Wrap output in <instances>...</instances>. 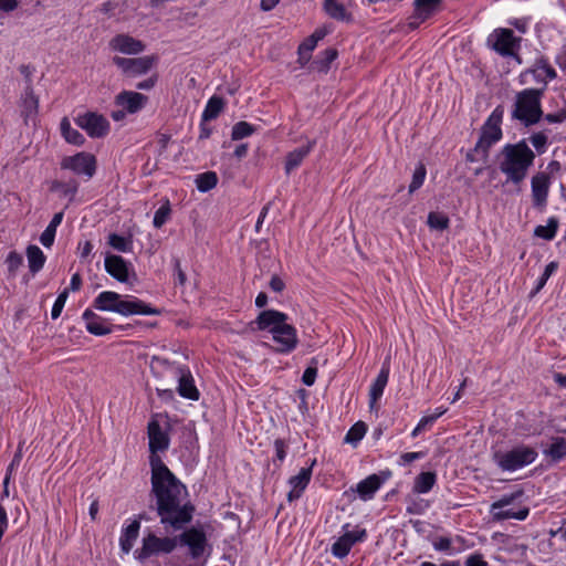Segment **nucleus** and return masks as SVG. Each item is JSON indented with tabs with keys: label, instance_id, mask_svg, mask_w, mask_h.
Segmentation results:
<instances>
[{
	"label": "nucleus",
	"instance_id": "obj_62",
	"mask_svg": "<svg viewBox=\"0 0 566 566\" xmlns=\"http://www.w3.org/2000/svg\"><path fill=\"white\" fill-rule=\"evenodd\" d=\"M486 562L481 556L474 555L467 559L465 566H486Z\"/></svg>",
	"mask_w": 566,
	"mask_h": 566
},
{
	"label": "nucleus",
	"instance_id": "obj_38",
	"mask_svg": "<svg viewBox=\"0 0 566 566\" xmlns=\"http://www.w3.org/2000/svg\"><path fill=\"white\" fill-rule=\"evenodd\" d=\"M78 184L75 180H70L67 182L54 181L51 187L53 191H57L64 197H70V199L75 196Z\"/></svg>",
	"mask_w": 566,
	"mask_h": 566
},
{
	"label": "nucleus",
	"instance_id": "obj_43",
	"mask_svg": "<svg viewBox=\"0 0 566 566\" xmlns=\"http://www.w3.org/2000/svg\"><path fill=\"white\" fill-rule=\"evenodd\" d=\"M366 433V426L363 422L355 423L345 436V442L357 443Z\"/></svg>",
	"mask_w": 566,
	"mask_h": 566
},
{
	"label": "nucleus",
	"instance_id": "obj_1",
	"mask_svg": "<svg viewBox=\"0 0 566 566\" xmlns=\"http://www.w3.org/2000/svg\"><path fill=\"white\" fill-rule=\"evenodd\" d=\"M149 463L151 468V491L157 499V513L160 523L175 531L191 521L192 507L184 503L186 486L163 462L158 452L169 448V437L155 419L148 423Z\"/></svg>",
	"mask_w": 566,
	"mask_h": 566
},
{
	"label": "nucleus",
	"instance_id": "obj_53",
	"mask_svg": "<svg viewBox=\"0 0 566 566\" xmlns=\"http://www.w3.org/2000/svg\"><path fill=\"white\" fill-rule=\"evenodd\" d=\"M21 459H22V444H19L11 463L9 464V467L7 469V474L12 475V472L14 471V469L20 464Z\"/></svg>",
	"mask_w": 566,
	"mask_h": 566
},
{
	"label": "nucleus",
	"instance_id": "obj_54",
	"mask_svg": "<svg viewBox=\"0 0 566 566\" xmlns=\"http://www.w3.org/2000/svg\"><path fill=\"white\" fill-rule=\"evenodd\" d=\"M423 457L422 452H406L400 457V464L406 465Z\"/></svg>",
	"mask_w": 566,
	"mask_h": 566
},
{
	"label": "nucleus",
	"instance_id": "obj_56",
	"mask_svg": "<svg viewBox=\"0 0 566 566\" xmlns=\"http://www.w3.org/2000/svg\"><path fill=\"white\" fill-rule=\"evenodd\" d=\"M317 42L312 38L308 36L301 45H300V52L311 54L312 51L316 48Z\"/></svg>",
	"mask_w": 566,
	"mask_h": 566
},
{
	"label": "nucleus",
	"instance_id": "obj_32",
	"mask_svg": "<svg viewBox=\"0 0 566 566\" xmlns=\"http://www.w3.org/2000/svg\"><path fill=\"white\" fill-rule=\"evenodd\" d=\"M60 128H61L62 136L65 138V140L67 143L74 144L77 146H80L84 143V140H85L84 136L77 129H75L71 126V123L66 117H64L61 120Z\"/></svg>",
	"mask_w": 566,
	"mask_h": 566
},
{
	"label": "nucleus",
	"instance_id": "obj_59",
	"mask_svg": "<svg viewBox=\"0 0 566 566\" xmlns=\"http://www.w3.org/2000/svg\"><path fill=\"white\" fill-rule=\"evenodd\" d=\"M78 250H80L81 258H83V259L87 258L93 250V244L90 241H84V242L80 243Z\"/></svg>",
	"mask_w": 566,
	"mask_h": 566
},
{
	"label": "nucleus",
	"instance_id": "obj_19",
	"mask_svg": "<svg viewBox=\"0 0 566 566\" xmlns=\"http://www.w3.org/2000/svg\"><path fill=\"white\" fill-rule=\"evenodd\" d=\"M109 48L123 54H138L144 51L145 45L128 34H117L109 41Z\"/></svg>",
	"mask_w": 566,
	"mask_h": 566
},
{
	"label": "nucleus",
	"instance_id": "obj_24",
	"mask_svg": "<svg viewBox=\"0 0 566 566\" xmlns=\"http://www.w3.org/2000/svg\"><path fill=\"white\" fill-rule=\"evenodd\" d=\"M549 177L545 172H538L532 178V196L535 206H544L547 200Z\"/></svg>",
	"mask_w": 566,
	"mask_h": 566
},
{
	"label": "nucleus",
	"instance_id": "obj_28",
	"mask_svg": "<svg viewBox=\"0 0 566 566\" xmlns=\"http://www.w3.org/2000/svg\"><path fill=\"white\" fill-rule=\"evenodd\" d=\"M313 146H314V142H310L307 145L296 148L293 151L287 154L286 160H285L286 174H290L291 171L296 169L302 164L304 158L311 153Z\"/></svg>",
	"mask_w": 566,
	"mask_h": 566
},
{
	"label": "nucleus",
	"instance_id": "obj_45",
	"mask_svg": "<svg viewBox=\"0 0 566 566\" xmlns=\"http://www.w3.org/2000/svg\"><path fill=\"white\" fill-rule=\"evenodd\" d=\"M426 178V168L422 164H420L413 171L412 180L409 185V192H413L419 189Z\"/></svg>",
	"mask_w": 566,
	"mask_h": 566
},
{
	"label": "nucleus",
	"instance_id": "obj_34",
	"mask_svg": "<svg viewBox=\"0 0 566 566\" xmlns=\"http://www.w3.org/2000/svg\"><path fill=\"white\" fill-rule=\"evenodd\" d=\"M325 12L335 20H346L348 18L347 11L343 3L338 0H324Z\"/></svg>",
	"mask_w": 566,
	"mask_h": 566
},
{
	"label": "nucleus",
	"instance_id": "obj_10",
	"mask_svg": "<svg viewBox=\"0 0 566 566\" xmlns=\"http://www.w3.org/2000/svg\"><path fill=\"white\" fill-rule=\"evenodd\" d=\"M518 496H520L518 493L511 494V495H504L499 501L494 502L491 505V510H490L493 520L504 521V520L514 518V520H518V521H524L528 516V513H530V510L527 507H522L517 511L510 507V505L513 503V501Z\"/></svg>",
	"mask_w": 566,
	"mask_h": 566
},
{
	"label": "nucleus",
	"instance_id": "obj_18",
	"mask_svg": "<svg viewBox=\"0 0 566 566\" xmlns=\"http://www.w3.org/2000/svg\"><path fill=\"white\" fill-rule=\"evenodd\" d=\"M315 464V460L312 462V465L308 468H302L296 475H293L289 479V484L291 486L290 492L287 493V500L293 502L301 497L304 490L308 485L312 476V467Z\"/></svg>",
	"mask_w": 566,
	"mask_h": 566
},
{
	"label": "nucleus",
	"instance_id": "obj_14",
	"mask_svg": "<svg viewBox=\"0 0 566 566\" xmlns=\"http://www.w3.org/2000/svg\"><path fill=\"white\" fill-rule=\"evenodd\" d=\"M441 2L442 0H415V11L409 25L415 29L428 20L439 10Z\"/></svg>",
	"mask_w": 566,
	"mask_h": 566
},
{
	"label": "nucleus",
	"instance_id": "obj_12",
	"mask_svg": "<svg viewBox=\"0 0 566 566\" xmlns=\"http://www.w3.org/2000/svg\"><path fill=\"white\" fill-rule=\"evenodd\" d=\"M78 127L84 129L92 138H101L108 134L109 122L102 114L87 112L75 118Z\"/></svg>",
	"mask_w": 566,
	"mask_h": 566
},
{
	"label": "nucleus",
	"instance_id": "obj_41",
	"mask_svg": "<svg viewBox=\"0 0 566 566\" xmlns=\"http://www.w3.org/2000/svg\"><path fill=\"white\" fill-rule=\"evenodd\" d=\"M449 218L441 212H430L428 216V226L433 230H446L449 227Z\"/></svg>",
	"mask_w": 566,
	"mask_h": 566
},
{
	"label": "nucleus",
	"instance_id": "obj_13",
	"mask_svg": "<svg viewBox=\"0 0 566 566\" xmlns=\"http://www.w3.org/2000/svg\"><path fill=\"white\" fill-rule=\"evenodd\" d=\"M154 57L142 56V57H120L114 56L113 63L117 65L126 75L135 77L147 73L154 65Z\"/></svg>",
	"mask_w": 566,
	"mask_h": 566
},
{
	"label": "nucleus",
	"instance_id": "obj_47",
	"mask_svg": "<svg viewBox=\"0 0 566 566\" xmlns=\"http://www.w3.org/2000/svg\"><path fill=\"white\" fill-rule=\"evenodd\" d=\"M556 269H557V263H555V262H551V263H548L545 266V270H544L543 274L538 279L537 285H536V287L534 290V294L538 293L544 287V285L546 284L547 280L556 271Z\"/></svg>",
	"mask_w": 566,
	"mask_h": 566
},
{
	"label": "nucleus",
	"instance_id": "obj_3",
	"mask_svg": "<svg viewBox=\"0 0 566 566\" xmlns=\"http://www.w3.org/2000/svg\"><path fill=\"white\" fill-rule=\"evenodd\" d=\"M286 321V314L274 310L263 311L256 318L258 328L270 331L280 353L292 352L298 342L296 329Z\"/></svg>",
	"mask_w": 566,
	"mask_h": 566
},
{
	"label": "nucleus",
	"instance_id": "obj_29",
	"mask_svg": "<svg viewBox=\"0 0 566 566\" xmlns=\"http://www.w3.org/2000/svg\"><path fill=\"white\" fill-rule=\"evenodd\" d=\"M140 524L138 521H133L126 526L120 535L119 545L125 554H128L138 537Z\"/></svg>",
	"mask_w": 566,
	"mask_h": 566
},
{
	"label": "nucleus",
	"instance_id": "obj_7",
	"mask_svg": "<svg viewBox=\"0 0 566 566\" xmlns=\"http://www.w3.org/2000/svg\"><path fill=\"white\" fill-rule=\"evenodd\" d=\"M521 39L511 29H495L488 38V45L502 56H516Z\"/></svg>",
	"mask_w": 566,
	"mask_h": 566
},
{
	"label": "nucleus",
	"instance_id": "obj_8",
	"mask_svg": "<svg viewBox=\"0 0 566 566\" xmlns=\"http://www.w3.org/2000/svg\"><path fill=\"white\" fill-rule=\"evenodd\" d=\"M177 546L176 537H158L155 534H148L143 539V546L135 552L138 559L144 560L153 555L169 554Z\"/></svg>",
	"mask_w": 566,
	"mask_h": 566
},
{
	"label": "nucleus",
	"instance_id": "obj_60",
	"mask_svg": "<svg viewBox=\"0 0 566 566\" xmlns=\"http://www.w3.org/2000/svg\"><path fill=\"white\" fill-rule=\"evenodd\" d=\"M18 6L17 0H0V11L10 12Z\"/></svg>",
	"mask_w": 566,
	"mask_h": 566
},
{
	"label": "nucleus",
	"instance_id": "obj_31",
	"mask_svg": "<svg viewBox=\"0 0 566 566\" xmlns=\"http://www.w3.org/2000/svg\"><path fill=\"white\" fill-rule=\"evenodd\" d=\"M544 454L554 461H559L566 457V439L564 437L552 438L551 446L544 451Z\"/></svg>",
	"mask_w": 566,
	"mask_h": 566
},
{
	"label": "nucleus",
	"instance_id": "obj_6",
	"mask_svg": "<svg viewBox=\"0 0 566 566\" xmlns=\"http://www.w3.org/2000/svg\"><path fill=\"white\" fill-rule=\"evenodd\" d=\"M537 458L535 448L518 444L504 452L494 453V461L502 471L514 472L532 464Z\"/></svg>",
	"mask_w": 566,
	"mask_h": 566
},
{
	"label": "nucleus",
	"instance_id": "obj_42",
	"mask_svg": "<svg viewBox=\"0 0 566 566\" xmlns=\"http://www.w3.org/2000/svg\"><path fill=\"white\" fill-rule=\"evenodd\" d=\"M254 133V127L247 122H239L232 127L231 137L233 140H239L248 137Z\"/></svg>",
	"mask_w": 566,
	"mask_h": 566
},
{
	"label": "nucleus",
	"instance_id": "obj_44",
	"mask_svg": "<svg viewBox=\"0 0 566 566\" xmlns=\"http://www.w3.org/2000/svg\"><path fill=\"white\" fill-rule=\"evenodd\" d=\"M170 212V206L169 202L167 201L165 205L159 207V209L155 212L153 220L154 227L158 229L161 228L169 219Z\"/></svg>",
	"mask_w": 566,
	"mask_h": 566
},
{
	"label": "nucleus",
	"instance_id": "obj_4",
	"mask_svg": "<svg viewBox=\"0 0 566 566\" xmlns=\"http://www.w3.org/2000/svg\"><path fill=\"white\" fill-rule=\"evenodd\" d=\"M93 306L102 312H114L123 316L158 315L159 310L133 296H123L113 291H104L94 300Z\"/></svg>",
	"mask_w": 566,
	"mask_h": 566
},
{
	"label": "nucleus",
	"instance_id": "obj_46",
	"mask_svg": "<svg viewBox=\"0 0 566 566\" xmlns=\"http://www.w3.org/2000/svg\"><path fill=\"white\" fill-rule=\"evenodd\" d=\"M67 296H69L67 289H65L63 292H61L59 294L57 298L55 300V302L52 306V311H51V316L53 319H56L61 315L62 310L66 303Z\"/></svg>",
	"mask_w": 566,
	"mask_h": 566
},
{
	"label": "nucleus",
	"instance_id": "obj_21",
	"mask_svg": "<svg viewBox=\"0 0 566 566\" xmlns=\"http://www.w3.org/2000/svg\"><path fill=\"white\" fill-rule=\"evenodd\" d=\"M106 272L119 282L128 281V263L119 255L107 254L104 261Z\"/></svg>",
	"mask_w": 566,
	"mask_h": 566
},
{
	"label": "nucleus",
	"instance_id": "obj_51",
	"mask_svg": "<svg viewBox=\"0 0 566 566\" xmlns=\"http://www.w3.org/2000/svg\"><path fill=\"white\" fill-rule=\"evenodd\" d=\"M55 233H56V231H54L51 228L46 227L45 230L42 232V234L40 237L41 243L45 248H50L53 244V242H54Z\"/></svg>",
	"mask_w": 566,
	"mask_h": 566
},
{
	"label": "nucleus",
	"instance_id": "obj_63",
	"mask_svg": "<svg viewBox=\"0 0 566 566\" xmlns=\"http://www.w3.org/2000/svg\"><path fill=\"white\" fill-rule=\"evenodd\" d=\"M82 284V279L78 273H75L71 277L70 290L75 292L78 291Z\"/></svg>",
	"mask_w": 566,
	"mask_h": 566
},
{
	"label": "nucleus",
	"instance_id": "obj_40",
	"mask_svg": "<svg viewBox=\"0 0 566 566\" xmlns=\"http://www.w3.org/2000/svg\"><path fill=\"white\" fill-rule=\"evenodd\" d=\"M108 244L116 251L119 252H129L132 251L133 243L132 240L118 235L116 233H111L108 235Z\"/></svg>",
	"mask_w": 566,
	"mask_h": 566
},
{
	"label": "nucleus",
	"instance_id": "obj_61",
	"mask_svg": "<svg viewBox=\"0 0 566 566\" xmlns=\"http://www.w3.org/2000/svg\"><path fill=\"white\" fill-rule=\"evenodd\" d=\"M433 546L437 551H447L450 548L451 542L447 537H441L437 542H434Z\"/></svg>",
	"mask_w": 566,
	"mask_h": 566
},
{
	"label": "nucleus",
	"instance_id": "obj_35",
	"mask_svg": "<svg viewBox=\"0 0 566 566\" xmlns=\"http://www.w3.org/2000/svg\"><path fill=\"white\" fill-rule=\"evenodd\" d=\"M224 106V102L221 97L212 96L202 113L203 120H212L218 117Z\"/></svg>",
	"mask_w": 566,
	"mask_h": 566
},
{
	"label": "nucleus",
	"instance_id": "obj_33",
	"mask_svg": "<svg viewBox=\"0 0 566 566\" xmlns=\"http://www.w3.org/2000/svg\"><path fill=\"white\" fill-rule=\"evenodd\" d=\"M436 483V474L433 472H422L413 483V491L419 494L428 493Z\"/></svg>",
	"mask_w": 566,
	"mask_h": 566
},
{
	"label": "nucleus",
	"instance_id": "obj_37",
	"mask_svg": "<svg viewBox=\"0 0 566 566\" xmlns=\"http://www.w3.org/2000/svg\"><path fill=\"white\" fill-rule=\"evenodd\" d=\"M558 221L555 218H549L546 224L535 228L534 234L545 240H552L556 235Z\"/></svg>",
	"mask_w": 566,
	"mask_h": 566
},
{
	"label": "nucleus",
	"instance_id": "obj_26",
	"mask_svg": "<svg viewBox=\"0 0 566 566\" xmlns=\"http://www.w3.org/2000/svg\"><path fill=\"white\" fill-rule=\"evenodd\" d=\"M389 378V366L388 364H384L377 378L370 386L369 390V407L370 409H375L377 401L380 399V397L384 394L385 387L388 382Z\"/></svg>",
	"mask_w": 566,
	"mask_h": 566
},
{
	"label": "nucleus",
	"instance_id": "obj_17",
	"mask_svg": "<svg viewBox=\"0 0 566 566\" xmlns=\"http://www.w3.org/2000/svg\"><path fill=\"white\" fill-rule=\"evenodd\" d=\"M175 378L178 380V392L181 397L191 400L199 398V391L193 385L192 376L186 367H174Z\"/></svg>",
	"mask_w": 566,
	"mask_h": 566
},
{
	"label": "nucleus",
	"instance_id": "obj_57",
	"mask_svg": "<svg viewBox=\"0 0 566 566\" xmlns=\"http://www.w3.org/2000/svg\"><path fill=\"white\" fill-rule=\"evenodd\" d=\"M270 287L272 291L280 293L285 289V283L280 276L273 275L270 280Z\"/></svg>",
	"mask_w": 566,
	"mask_h": 566
},
{
	"label": "nucleus",
	"instance_id": "obj_52",
	"mask_svg": "<svg viewBox=\"0 0 566 566\" xmlns=\"http://www.w3.org/2000/svg\"><path fill=\"white\" fill-rule=\"evenodd\" d=\"M317 376L316 367H307L303 374L302 381L306 386H312L315 382Z\"/></svg>",
	"mask_w": 566,
	"mask_h": 566
},
{
	"label": "nucleus",
	"instance_id": "obj_49",
	"mask_svg": "<svg viewBox=\"0 0 566 566\" xmlns=\"http://www.w3.org/2000/svg\"><path fill=\"white\" fill-rule=\"evenodd\" d=\"M23 263L21 254L12 251L7 256V264L10 272H15Z\"/></svg>",
	"mask_w": 566,
	"mask_h": 566
},
{
	"label": "nucleus",
	"instance_id": "obj_2",
	"mask_svg": "<svg viewBox=\"0 0 566 566\" xmlns=\"http://www.w3.org/2000/svg\"><path fill=\"white\" fill-rule=\"evenodd\" d=\"M535 155L525 142L509 144L500 155V170L507 181L520 184L525 179L528 168L533 165Z\"/></svg>",
	"mask_w": 566,
	"mask_h": 566
},
{
	"label": "nucleus",
	"instance_id": "obj_55",
	"mask_svg": "<svg viewBox=\"0 0 566 566\" xmlns=\"http://www.w3.org/2000/svg\"><path fill=\"white\" fill-rule=\"evenodd\" d=\"M274 448H275V453H276V458L279 459V461H283L285 459V455H286V444L283 440L281 439H276L274 441Z\"/></svg>",
	"mask_w": 566,
	"mask_h": 566
},
{
	"label": "nucleus",
	"instance_id": "obj_50",
	"mask_svg": "<svg viewBox=\"0 0 566 566\" xmlns=\"http://www.w3.org/2000/svg\"><path fill=\"white\" fill-rule=\"evenodd\" d=\"M446 409L443 408H438L436 410L434 413L432 415H428V416H423L420 421H419V424L420 427H422L423 429H426L427 427L431 426L439 417H441L442 415L446 413Z\"/></svg>",
	"mask_w": 566,
	"mask_h": 566
},
{
	"label": "nucleus",
	"instance_id": "obj_27",
	"mask_svg": "<svg viewBox=\"0 0 566 566\" xmlns=\"http://www.w3.org/2000/svg\"><path fill=\"white\" fill-rule=\"evenodd\" d=\"M382 483L384 479L377 474H371L360 481L356 485L355 491L363 501H368L374 497L375 493L380 489Z\"/></svg>",
	"mask_w": 566,
	"mask_h": 566
},
{
	"label": "nucleus",
	"instance_id": "obj_30",
	"mask_svg": "<svg viewBox=\"0 0 566 566\" xmlns=\"http://www.w3.org/2000/svg\"><path fill=\"white\" fill-rule=\"evenodd\" d=\"M27 259L30 271L35 274L42 270L45 263V255L38 245H29L27 248Z\"/></svg>",
	"mask_w": 566,
	"mask_h": 566
},
{
	"label": "nucleus",
	"instance_id": "obj_23",
	"mask_svg": "<svg viewBox=\"0 0 566 566\" xmlns=\"http://www.w3.org/2000/svg\"><path fill=\"white\" fill-rule=\"evenodd\" d=\"M531 73L536 83L543 84V91L547 83L556 77V71L548 64L545 59H538L533 66L527 70L523 75Z\"/></svg>",
	"mask_w": 566,
	"mask_h": 566
},
{
	"label": "nucleus",
	"instance_id": "obj_39",
	"mask_svg": "<svg viewBox=\"0 0 566 566\" xmlns=\"http://www.w3.org/2000/svg\"><path fill=\"white\" fill-rule=\"evenodd\" d=\"M174 367H181L180 365H176L175 363L169 361L163 357H154L151 360V368L154 371L158 374L168 373L175 378Z\"/></svg>",
	"mask_w": 566,
	"mask_h": 566
},
{
	"label": "nucleus",
	"instance_id": "obj_48",
	"mask_svg": "<svg viewBox=\"0 0 566 566\" xmlns=\"http://www.w3.org/2000/svg\"><path fill=\"white\" fill-rule=\"evenodd\" d=\"M530 142L537 153L543 154L546 150L547 136L544 133H535L530 137Z\"/></svg>",
	"mask_w": 566,
	"mask_h": 566
},
{
	"label": "nucleus",
	"instance_id": "obj_25",
	"mask_svg": "<svg viewBox=\"0 0 566 566\" xmlns=\"http://www.w3.org/2000/svg\"><path fill=\"white\" fill-rule=\"evenodd\" d=\"M82 317L85 321V327L88 333L96 336H104L112 333V327L93 311L85 310Z\"/></svg>",
	"mask_w": 566,
	"mask_h": 566
},
{
	"label": "nucleus",
	"instance_id": "obj_58",
	"mask_svg": "<svg viewBox=\"0 0 566 566\" xmlns=\"http://www.w3.org/2000/svg\"><path fill=\"white\" fill-rule=\"evenodd\" d=\"M324 55V67H327L336 57L337 51L335 49H326L323 52Z\"/></svg>",
	"mask_w": 566,
	"mask_h": 566
},
{
	"label": "nucleus",
	"instance_id": "obj_15",
	"mask_svg": "<svg viewBox=\"0 0 566 566\" xmlns=\"http://www.w3.org/2000/svg\"><path fill=\"white\" fill-rule=\"evenodd\" d=\"M365 535V530H354L346 532L332 545V554L337 558L345 557L352 549L353 545L356 542L361 541Z\"/></svg>",
	"mask_w": 566,
	"mask_h": 566
},
{
	"label": "nucleus",
	"instance_id": "obj_16",
	"mask_svg": "<svg viewBox=\"0 0 566 566\" xmlns=\"http://www.w3.org/2000/svg\"><path fill=\"white\" fill-rule=\"evenodd\" d=\"M180 541L182 544L189 547L192 558H199L203 555L207 545V538L202 531L190 528L181 534Z\"/></svg>",
	"mask_w": 566,
	"mask_h": 566
},
{
	"label": "nucleus",
	"instance_id": "obj_5",
	"mask_svg": "<svg viewBox=\"0 0 566 566\" xmlns=\"http://www.w3.org/2000/svg\"><path fill=\"white\" fill-rule=\"evenodd\" d=\"M542 95L543 90L536 88H525L516 93L511 112L512 118L525 126L538 123L543 116Z\"/></svg>",
	"mask_w": 566,
	"mask_h": 566
},
{
	"label": "nucleus",
	"instance_id": "obj_36",
	"mask_svg": "<svg viewBox=\"0 0 566 566\" xmlns=\"http://www.w3.org/2000/svg\"><path fill=\"white\" fill-rule=\"evenodd\" d=\"M218 177L213 171L200 174L196 178V186L199 191L207 192L217 186Z\"/></svg>",
	"mask_w": 566,
	"mask_h": 566
},
{
	"label": "nucleus",
	"instance_id": "obj_9",
	"mask_svg": "<svg viewBox=\"0 0 566 566\" xmlns=\"http://www.w3.org/2000/svg\"><path fill=\"white\" fill-rule=\"evenodd\" d=\"M504 111L501 106H497L489 116L488 120L483 125L480 140L478 142L475 149L482 148L486 153L488 148L494 143L499 142L502 137L501 123Z\"/></svg>",
	"mask_w": 566,
	"mask_h": 566
},
{
	"label": "nucleus",
	"instance_id": "obj_20",
	"mask_svg": "<svg viewBox=\"0 0 566 566\" xmlns=\"http://www.w3.org/2000/svg\"><path fill=\"white\" fill-rule=\"evenodd\" d=\"M115 103L124 108L127 113L134 114L140 111L147 103V97L140 93L133 91H124L119 93Z\"/></svg>",
	"mask_w": 566,
	"mask_h": 566
},
{
	"label": "nucleus",
	"instance_id": "obj_22",
	"mask_svg": "<svg viewBox=\"0 0 566 566\" xmlns=\"http://www.w3.org/2000/svg\"><path fill=\"white\" fill-rule=\"evenodd\" d=\"M21 113L25 123L34 119L39 112V98L34 94L32 84L29 82L25 85L24 92L21 95Z\"/></svg>",
	"mask_w": 566,
	"mask_h": 566
},
{
	"label": "nucleus",
	"instance_id": "obj_64",
	"mask_svg": "<svg viewBox=\"0 0 566 566\" xmlns=\"http://www.w3.org/2000/svg\"><path fill=\"white\" fill-rule=\"evenodd\" d=\"M566 118V114L564 113H558V114H547L545 116V119L548 122V123H562L563 120H565Z\"/></svg>",
	"mask_w": 566,
	"mask_h": 566
},
{
	"label": "nucleus",
	"instance_id": "obj_11",
	"mask_svg": "<svg viewBox=\"0 0 566 566\" xmlns=\"http://www.w3.org/2000/svg\"><path fill=\"white\" fill-rule=\"evenodd\" d=\"M61 168L73 171L76 175H84L92 178L96 170V159L90 153H77L74 156H66L61 160Z\"/></svg>",
	"mask_w": 566,
	"mask_h": 566
}]
</instances>
